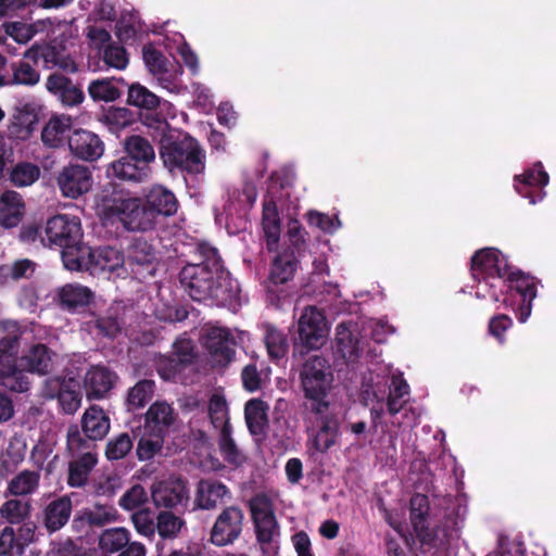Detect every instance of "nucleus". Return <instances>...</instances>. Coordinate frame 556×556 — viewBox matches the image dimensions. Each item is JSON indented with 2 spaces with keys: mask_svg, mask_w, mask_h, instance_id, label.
I'll return each mask as SVG.
<instances>
[{
  "mask_svg": "<svg viewBox=\"0 0 556 556\" xmlns=\"http://www.w3.org/2000/svg\"><path fill=\"white\" fill-rule=\"evenodd\" d=\"M206 261L189 264L180 271V283L189 296L195 301L224 296V289H233L232 281L222 264L217 251L213 248L205 250Z\"/></svg>",
  "mask_w": 556,
  "mask_h": 556,
  "instance_id": "obj_1",
  "label": "nucleus"
},
{
  "mask_svg": "<svg viewBox=\"0 0 556 556\" xmlns=\"http://www.w3.org/2000/svg\"><path fill=\"white\" fill-rule=\"evenodd\" d=\"M97 213L105 226L121 224L129 231H146L153 227L152 213L147 211L142 201L115 189L101 193Z\"/></svg>",
  "mask_w": 556,
  "mask_h": 556,
  "instance_id": "obj_2",
  "label": "nucleus"
},
{
  "mask_svg": "<svg viewBox=\"0 0 556 556\" xmlns=\"http://www.w3.org/2000/svg\"><path fill=\"white\" fill-rule=\"evenodd\" d=\"M22 330L14 321L0 325V384L12 391L23 393L28 391L30 379L18 365V351Z\"/></svg>",
  "mask_w": 556,
  "mask_h": 556,
  "instance_id": "obj_3",
  "label": "nucleus"
},
{
  "mask_svg": "<svg viewBox=\"0 0 556 556\" xmlns=\"http://www.w3.org/2000/svg\"><path fill=\"white\" fill-rule=\"evenodd\" d=\"M307 446L314 453H327L340 437V421L328 402L307 405Z\"/></svg>",
  "mask_w": 556,
  "mask_h": 556,
  "instance_id": "obj_4",
  "label": "nucleus"
},
{
  "mask_svg": "<svg viewBox=\"0 0 556 556\" xmlns=\"http://www.w3.org/2000/svg\"><path fill=\"white\" fill-rule=\"evenodd\" d=\"M161 156L169 168H179L191 175L204 172V152L191 137L185 136L179 140H168L161 147Z\"/></svg>",
  "mask_w": 556,
  "mask_h": 556,
  "instance_id": "obj_5",
  "label": "nucleus"
},
{
  "mask_svg": "<svg viewBox=\"0 0 556 556\" xmlns=\"http://www.w3.org/2000/svg\"><path fill=\"white\" fill-rule=\"evenodd\" d=\"M83 229L79 217L58 214L47 220L43 245L49 248H71L80 243Z\"/></svg>",
  "mask_w": 556,
  "mask_h": 556,
  "instance_id": "obj_6",
  "label": "nucleus"
},
{
  "mask_svg": "<svg viewBox=\"0 0 556 556\" xmlns=\"http://www.w3.org/2000/svg\"><path fill=\"white\" fill-rule=\"evenodd\" d=\"M24 59L34 63L41 62L46 70L59 68L67 73L77 72V65L61 38L31 46L25 51Z\"/></svg>",
  "mask_w": 556,
  "mask_h": 556,
  "instance_id": "obj_7",
  "label": "nucleus"
},
{
  "mask_svg": "<svg viewBox=\"0 0 556 556\" xmlns=\"http://www.w3.org/2000/svg\"><path fill=\"white\" fill-rule=\"evenodd\" d=\"M302 386L305 392L307 405L313 402H326L324 400L331 382V374L327 361L320 356H313L303 366Z\"/></svg>",
  "mask_w": 556,
  "mask_h": 556,
  "instance_id": "obj_8",
  "label": "nucleus"
},
{
  "mask_svg": "<svg viewBox=\"0 0 556 556\" xmlns=\"http://www.w3.org/2000/svg\"><path fill=\"white\" fill-rule=\"evenodd\" d=\"M151 496L154 505L159 508L185 507L190 500L188 481L175 476L156 481L151 486Z\"/></svg>",
  "mask_w": 556,
  "mask_h": 556,
  "instance_id": "obj_9",
  "label": "nucleus"
},
{
  "mask_svg": "<svg viewBox=\"0 0 556 556\" xmlns=\"http://www.w3.org/2000/svg\"><path fill=\"white\" fill-rule=\"evenodd\" d=\"M329 328L321 311L306 306L298 323L300 342L308 349H319L326 342Z\"/></svg>",
  "mask_w": 556,
  "mask_h": 556,
  "instance_id": "obj_10",
  "label": "nucleus"
},
{
  "mask_svg": "<svg viewBox=\"0 0 556 556\" xmlns=\"http://www.w3.org/2000/svg\"><path fill=\"white\" fill-rule=\"evenodd\" d=\"M250 509L261 543L274 542L279 536V526L268 496L257 494L250 501Z\"/></svg>",
  "mask_w": 556,
  "mask_h": 556,
  "instance_id": "obj_11",
  "label": "nucleus"
},
{
  "mask_svg": "<svg viewBox=\"0 0 556 556\" xmlns=\"http://www.w3.org/2000/svg\"><path fill=\"white\" fill-rule=\"evenodd\" d=\"M56 184L63 197L78 199L90 191L92 174L84 165L70 164L59 172Z\"/></svg>",
  "mask_w": 556,
  "mask_h": 556,
  "instance_id": "obj_12",
  "label": "nucleus"
},
{
  "mask_svg": "<svg viewBox=\"0 0 556 556\" xmlns=\"http://www.w3.org/2000/svg\"><path fill=\"white\" fill-rule=\"evenodd\" d=\"M203 344L214 365L225 366L232 361L236 342L229 329L217 326L207 328Z\"/></svg>",
  "mask_w": 556,
  "mask_h": 556,
  "instance_id": "obj_13",
  "label": "nucleus"
},
{
  "mask_svg": "<svg viewBox=\"0 0 556 556\" xmlns=\"http://www.w3.org/2000/svg\"><path fill=\"white\" fill-rule=\"evenodd\" d=\"M99 546L105 553H119L117 556H146L144 545L130 542V532L124 527L104 530L99 536Z\"/></svg>",
  "mask_w": 556,
  "mask_h": 556,
  "instance_id": "obj_14",
  "label": "nucleus"
},
{
  "mask_svg": "<svg viewBox=\"0 0 556 556\" xmlns=\"http://www.w3.org/2000/svg\"><path fill=\"white\" fill-rule=\"evenodd\" d=\"M243 513L239 507L229 506L217 517L211 540L215 545L224 546L237 540L242 531Z\"/></svg>",
  "mask_w": 556,
  "mask_h": 556,
  "instance_id": "obj_15",
  "label": "nucleus"
},
{
  "mask_svg": "<svg viewBox=\"0 0 556 556\" xmlns=\"http://www.w3.org/2000/svg\"><path fill=\"white\" fill-rule=\"evenodd\" d=\"M118 520V513L112 505L94 504L78 510L72 528L78 533H87L91 528H102Z\"/></svg>",
  "mask_w": 556,
  "mask_h": 556,
  "instance_id": "obj_16",
  "label": "nucleus"
},
{
  "mask_svg": "<svg viewBox=\"0 0 556 556\" xmlns=\"http://www.w3.org/2000/svg\"><path fill=\"white\" fill-rule=\"evenodd\" d=\"M55 353L42 343H36L29 346L21 357H18L20 368L28 374L40 376L48 375L53 369V358Z\"/></svg>",
  "mask_w": 556,
  "mask_h": 556,
  "instance_id": "obj_17",
  "label": "nucleus"
},
{
  "mask_svg": "<svg viewBox=\"0 0 556 556\" xmlns=\"http://www.w3.org/2000/svg\"><path fill=\"white\" fill-rule=\"evenodd\" d=\"M71 152L84 161H96L104 152V144L98 135L79 129L75 130L68 139Z\"/></svg>",
  "mask_w": 556,
  "mask_h": 556,
  "instance_id": "obj_18",
  "label": "nucleus"
},
{
  "mask_svg": "<svg viewBox=\"0 0 556 556\" xmlns=\"http://www.w3.org/2000/svg\"><path fill=\"white\" fill-rule=\"evenodd\" d=\"M471 270L473 277L485 274L491 277H504L507 275V263L495 249H483L472 256Z\"/></svg>",
  "mask_w": 556,
  "mask_h": 556,
  "instance_id": "obj_19",
  "label": "nucleus"
},
{
  "mask_svg": "<svg viewBox=\"0 0 556 556\" xmlns=\"http://www.w3.org/2000/svg\"><path fill=\"white\" fill-rule=\"evenodd\" d=\"M229 489L215 479H202L197 484L194 505L201 509H213L229 496Z\"/></svg>",
  "mask_w": 556,
  "mask_h": 556,
  "instance_id": "obj_20",
  "label": "nucleus"
},
{
  "mask_svg": "<svg viewBox=\"0 0 556 556\" xmlns=\"http://www.w3.org/2000/svg\"><path fill=\"white\" fill-rule=\"evenodd\" d=\"M47 90L58 97L65 106H75L80 104L84 99L83 90L72 83V80L60 74H51L46 80Z\"/></svg>",
  "mask_w": 556,
  "mask_h": 556,
  "instance_id": "obj_21",
  "label": "nucleus"
},
{
  "mask_svg": "<svg viewBox=\"0 0 556 556\" xmlns=\"http://www.w3.org/2000/svg\"><path fill=\"white\" fill-rule=\"evenodd\" d=\"M26 212L25 201L16 191L8 190L0 195V226L14 228Z\"/></svg>",
  "mask_w": 556,
  "mask_h": 556,
  "instance_id": "obj_22",
  "label": "nucleus"
},
{
  "mask_svg": "<svg viewBox=\"0 0 556 556\" xmlns=\"http://www.w3.org/2000/svg\"><path fill=\"white\" fill-rule=\"evenodd\" d=\"M116 376L103 366H93L85 375L88 399H102L113 388Z\"/></svg>",
  "mask_w": 556,
  "mask_h": 556,
  "instance_id": "obj_23",
  "label": "nucleus"
},
{
  "mask_svg": "<svg viewBox=\"0 0 556 556\" xmlns=\"http://www.w3.org/2000/svg\"><path fill=\"white\" fill-rule=\"evenodd\" d=\"M144 205L147 211L152 213V225L157 215L169 216L177 211V200L174 193L162 186H155L150 190Z\"/></svg>",
  "mask_w": 556,
  "mask_h": 556,
  "instance_id": "obj_24",
  "label": "nucleus"
},
{
  "mask_svg": "<svg viewBox=\"0 0 556 556\" xmlns=\"http://www.w3.org/2000/svg\"><path fill=\"white\" fill-rule=\"evenodd\" d=\"M106 174L109 177L139 182L149 177L150 168L125 155L112 162L108 166Z\"/></svg>",
  "mask_w": 556,
  "mask_h": 556,
  "instance_id": "obj_25",
  "label": "nucleus"
},
{
  "mask_svg": "<svg viewBox=\"0 0 556 556\" xmlns=\"http://www.w3.org/2000/svg\"><path fill=\"white\" fill-rule=\"evenodd\" d=\"M72 513V501L68 496L50 502L43 510V523L48 531L54 532L63 528Z\"/></svg>",
  "mask_w": 556,
  "mask_h": 556,
  "instance_id": "obj_26",
  "label": "nucleus"
},
{
  "mask_svg": "<svg viewBox=\"0 0 556 556\" xmlns=\"http://www.w3.org/2000/svg\"><path fill=\"white\" fill-rule=\"evenodd\" d=\"M84 433L90 440L103 439L110 430V419L99 406L88 408L81 418Z\"/></svg>",
  "mask_w": 556,
  "mask_h": 556,
  "instance_id": "obj_27",
  "label": "nucleus"
},
{
  "mask_svg": "<svg viewBox=\"0 0 556 556\" xmlns=\"http://www.w3.org/2000/svg\"><path fill=\"white\" fill-rule=\"evenodd\" d=\"M337 352L348 362L355 361L362 351L358 333L349 325L340 324L336 328Z\"/></svg>",
  "mask_w": 556,
  "mask_h": 556,
  "instance_id": "obj_28",
  "label": "nucleus"
},
{
  "mask_svg": "<svg viewBox=\"0 0 556 556\" xmlns=\"http://www.w3.org/2000/svg\"><path fill=\"white\" fill-rule=\"evenodd\" d=\"M72 117L68 115H54L50 117L41 131L42 142L51 148L59 147L72 128Z\"/></svg>",
  "mask_w": 556,
  "mask_h": 556,
  "instance_id": "obj_29",
  "label": "nucleus"
},
{
  "mask_svg": "<svg viewBox=\"0 0 556 556\" xmlns=\"http://www.w3.org/2000/svg\"><path fill=\"white\" fill-rule=\"evenodd\" d=\"M92 296L89 288L78 283H67L58 291L61 306L70 311L88 305Z\"/></svg>",
  "mask_w": 556,
  "mask_h": 556,
  "instance_id": "obj_30",
  "label": "nucleus"
},
{
  "mask_svg": "<svg viewBox=\"0 0 556 556\" xmlns=\"http://www.w3.org/2000/svg\"><path fill=\"white\" fill-rule=\"evenodd\" d=\"M90 273L114 271L125 262L124 255L117 249L111 247L92 249Z\"/></svg>",
  "mask_w": 556,
  "mask_h": 556,
  "instance_id": "obj_31",
  "label": "nucleus"
},
{
  "mask_svg": "<svg viewBox=\"0 0 556 556\" xmlns=\"http://www.w3.org/2000/svg\"><path fill=\"white\" fill-rule=\"evenodd\" d=\"M262 226L269 250H275L280 238V217L273 200L264 202Z\"/></svg>",
  "mask_w": 556,
  "mask_h": 556,
  "instance_id": "obj_32",
  "label": "nucleus"
},
{
  "mask_svg": "<svg viewBox=\"0 0 556 556\" xmlns=\"http://www.w3.org/2000/svg\"><path fill=\"white\" fill-rule=\"evenodd\" d=\"M176 420L173 407L166 402H155L146 414V427L162 431L170 427Z\"/></svg>",
  "mask_w": 556,
  "mask_h": 556,
  "instance_id": "obj_33",
  "label": "nucleus"
},
{
  "mask_svg": "<svg viewBox=\"0 0 556 556\" xmlns=\"http://www.w3.org/2000/svg\"><path fill=\"white\" fill-rule=\"evenodd\" d=\"M62 250V261L68 270H89L91 267V258L92 249L88 245L83 244L81 242L71 247L63 248Z\"/></svg>",
  "mask_w": 556,
  "mask_h": 556,
  "instance_id": "obj_34",
  "label": "nucleus"
},
{
  "mask_svg": "<svg viewBox=\"0 0 556 556\" xmlns=\"http://www.w3.org/2000/svg\"><path fill=\"white\" fill-rule=\"evenodd\" d=\"M268 406L262 400L253 399L244 407L245 421L250 432L254 435L263 434L267 426Z\"/></svg>",
  "mask_w": 556,
  "mask_h": 556,
  "instance_id": "obj_35",
  "label": "nucleus"
},
{
  "mask_svg": "<svg viewBox=\"0 0 556 556\" xmlns=\"http://www.w3.org/2000/svg\"><path fill=\"white\" fill-rule=\"evenodd\" d=\"M96 464L97 456L90 453H86L85 456L72 460L68 465L67 483L72 488L84 486Z\"/></svg>",
  "mask_w": 556,
  "mask_h": 556,
  "instance_id": "obj_36",
  "label": "nucleus"
},
{
  "mask_svg": "<svg viewBox=\"0 0 556 556\" xmlns=\"http://www.w3.org/2000/svg\"><path fill=\"white\" fill-rule=\"evenodd\" d=\"M39 471L23 470L9 481L7 491L17 497L31 495L39 488Z\"/></svg>",
  "mask_w": 556,
  "mask_h": 556,
  "instance_id": "obj_37",
  "label": "nucleus"
},
{
  "mask_svg": "<svg viewBox=\"0 0 556 556\" xmlns=\"http://www.w3.org/2000/svg\"><path fill=\"white\" fill-rule=\"evenodd\" d=\"M164 444V432L144 426V432L137 445V455L140 460H150L159 454Z\"/></svg>",
  "mask_w": 556,
  "mask_h": 556,
  "instance_id": "obj_38",
  "label": "nucleus"
},
{
  "mask_svg": "<svg viewBox=\"0 0 556 556\" xmlns=\"http://www.w3.org/2000/svg\"><path fill=\"white\" fill-rule=\"evenodd\" d=\"M30 511V501L23 498H11L0 506V516L11 525L24 522L29 518Z\"/></svg>",
  "mask_w": 556,
  "mask_h": 556,
  "instance_id": "obj_39",
  "label": "nucleus"
},
{
  "mask_svg": "<svg viewBox=\"0 0 556 556\" xmlns=\"http://www.w3.org/2000/svg\"><path fill=\"white\" fill-rule=\"evenodd\" d=\"M127 156L140 165H147L154 160L155 153L150 142L141 136H131L124 142Z\"/></svg>",
  "mask_w": 556,
  "mask_h": 556,
  "instance_id": "obj_40",
  "label": "nucleus"
},
{
  "mask_svg": "<svg viewBox=\"0 0 556 556\" xmlns=\"http://www.w3.org/2000/svg\"><path fill=\"white\" fill-rule=\"evenodd\" d=\"M41 110L42 105L38 99L27 97L20 99L15 103L12 115L17 117L20 121L24 122V124H27L33 128H36V125L39 122V114Z\"/></svg>",
  "mask_w": 556,
  "mask_h": 556,
  "instance_id": "obj_41",
  "label": "nucleus"
},
{
  "mask_svg": "<svg viewBox=\"0 0 556 556\" xmlns=\"http://www.w3.org/2000/svg\"><path fill=\"white\" fill-rule=\"evenodd\" d=\"M127 101L130 105L144 110H154L160 105V98L140 84L129 86Z\"/></svg>",
  "mask_w": 556,
  "mask_h": 556,
  "instance_id": "obj_42",
  "label": "nucleus"
},
{
  "mask_svg": "<svg viewBox=\"0 0 556 556\" xmlns=\"http://www.w3.org/2000/svg\"><path fill=\"white\" fill-rule=\"evenodd\" d=\"M295 268L296 262L292 255H278L271 266L270 280L274 283H285L293 277Z\"/></svg>",
  "mask_w": 556,
  "mask_h": 556,
  "instance_id": "obj_43",
  "label": "nucleus"
},
{
  "mask_svg": "<svg viewBox=\"0 0 556 556\" xmlns=\"http://www.w3.org/2000/svg\"><path fill=\"white\" fill-rule=\"evenodd\" d=\"M208 415L215 429L222 431L230 428L227 402L222 395L214 394L211 397Z\"/></svg>",
  "mask_w": 556,
  "mask_h": 556,
  "instance_id": "obj_44",
  "label": "nucleus"
},
{
  "mask_svg": "<svg viewBox=\"0 0 556 556\" xmlns=\"http://www.w3.org/2000/svg\"><path fill=\"white\" fill-rule=\"evenodd\" d=\"M94 440L85 439L77 427H71L67 432V448L73 457L79 458L90 453L97 456Z\"/></svg>",
  "mask_w": 556,
  "mask_h": 556,
  "instance_id": "obj_45",
  "label": "nucleus"
},
{
  "mask_svg": "<svg viewBox=\"0 0 556 556\" xmlns=\"http://www.w3.org/2000/svg\"><path fill=\"white\" fill-rule=\"evenodd\" d=\"M409 386L407 382L400 376L392 377V384L390 387V392L387 401L388 412L391 415L397 414L405 403L403 400L404 396L408 395Z\"/></svg>",
  "mask_w": 556,
  "mask_h": 556,
  "instance_id": "obj_46",
  "label": "nucleus"
},
{
  "mask_svg": "<svg viewBox=\"0 0 556 556\" xmlns=\"http://www.w3.org/2000/svg\"><path fill=\"white\" fill-rule=\"evenodd\" d=\"M58 399L64 413L74 414L77 412L81 404L79 382L72 378L67 379V386Z\"/></svg>",
  "mask_w": 556,
  "mask_h": 556,
  "instance_id": "obj_47",
  "label": "nucleus"
},
{
  "mask_svg": "<svg viewBox=\"0 0 556 556\" xmlns=\"http://www.w3.org/2000/svg\"><path fill=\"white\" fill-rule=\"evenodd\" d=\"M184 525L185 521L180 517L169 511H161L156 516V531L163 539L176 538Z\"/></svg>",
  "mask_w": 556,
  "mask_h": 556,
  "instance_id": "obj_48",
  "label": "nucleus"
},
{
  "mask_svg": "<svg viewBox=\"0 0 556 556\" xmlns=\"http://www.w3.org/2000/svg\"><path fill=\"white\" fill-rule=\"evenodd\" d=\"M88 93L94 101L111 102L119 98V90L109 79H97L89 84Z\"/></svg>",
  "mask_w": 556,
  "mask_h": 556,
  "instance_id": "obj_49",
  "label": "nucleus"
},
{
  "mask_svg": "<svg viewBox=\"0 0 556 556\" xmlns=\"http://www.w3.org/2000/svg\"><path fill=\"white\" fill-rule=\"evenodd\" d=\"M265 344L271 358L279 359L285 356L288 350L286 337L273 326L266 327Z\"/></svg>",
  "mask_w": 556,
  "mask_h": 556,
  "instance_id": "obj_50",
  "label": "nucleus"
},
{
  "mask_svg": "<svg viewBox=\"0 0 556 556\" xmlns=\"http://www.w3.org/2000/svg\"><path fill=\"white\" fill-rule=\"evenodd\" d=\"M155 260L153 247L146 240H136L129 248L128 261L135 265H150Z\"/></svg>",
  "mask_w": 556,
  "mask_h": 556,
  "instance_id": "obj_51",
  "label": "nucleus"
},
{
  "mask_svg": "<svg viewBox=\"0 0 556 556\" xmlns=\"http://www.w3.org/2000/svg\"><path fill=\"white\" fill-rule=\"evenodd\" d=\"M154 382L151 380H141L132 387L128 393V405L131 408L144 406L153 396Z\"/></svg>",
  "mask_w": 556,
  "mask_h": 556,
  "instance_id": "obj_52",
  "label": "nucleus"
},
{
  "mask_svg": "<svg viewBox=\"0 0 556 556\" xmlns=\"http://www.w3.org/2000/svg\"><path fill=\"white\" fill-rule=\"evenodd\" d=\"M40 175L38 166L30 163L17 164L11 172V181L16 187H27L33 185Z\"/></svg>",
  "mask_w": 556,
  "mask_h": 556,
  "instance_id": "obj_53",
  "label": "nucleus"
},
{
  "mask_svg": "<svg viewBox=\"0 0 556 556\" xmlns=\"http://www.w3.org/2000/svg\"><path fill=\"white\" fill-rule=\"evenodd\" d=\"M429 509V502L427 496L416 494L410 500V520L416 532H421L425 529V516Z\"/></svg>",
  "mask_w": 556,
  "mask_h": 556,
  "instance_id": "obj_54",
  "label": "nucleus"
},
{
  "mask_svg": "<svg viewBox=\"0 0 556 556\" xmlns=\"http://www.w3.org/2000/svg\"><path fill=\"white\" fill-rule=\"evenodd\" d=\"M132 448V440L129 434L121 433L106 444L105 455L110 460L124 458Z\"/></svg>",
  "mask_w": 556,
  "mask_h": 556,
  "instance_id": "obj_55",
  "label": "nucleus"
},
{
  "mask_svg": "<svg viewBox=\"0 0 556 556\" xmlns=\"http://www.w3.org/2000/svg\"><path fill=\"white\" fill-rule=\"evenodd\" d=\"M135 529L141 535L152 538L156 531L154 514L148 508H141L131 515Z\"/></svg>",
  "mask_w": 556,
  "mask_h": 556,
  "instance_id": "obj_56",
  "label": "nucleus"
},
{
  "mask_svg": "<svg viewBox=\"0 0 556 556\" xmlns=\"http://www.w3.org/2000/svg\"><path fill=\"white\" fill-rule=\"evenodd\" d=\"M25 453L26 443L24 439L21 437L11 438L5 451L7 459L3 463L0 462V467L5 465L7 471L9 467H16L24 459Z\"/></svg>",
  "mask_w": 556,
  "mask_h": 556,
  "instance_id": "obj_57",
  "label": "nucleus"
},
{
  "mask_svg": "<svg viewBox=\"0 0 556 556\" xmlns=\"http://www.w3.org/2000/svg\"><path fill=\"white\" fill-rule=\"evenodd\" d=\"M142 54L144 63L153 76L167 74V60L161 51L156 50L152 46H146Z\"/></svg>",
  "mask_w": 556,
  "mask_h": 556,
  "instance_id": "obj_58",
  "label": "nucleus"
},
{
  "mask_svg": "<svg viewBox=\"0 0 556 556\" xmlns=\"http://www.w3.org/2000/svg\"><path fill=\"white\" fill-rule=\"evenodd\" d=\"M105 123L117 131L129 126L134 121L132 113L126 108H111L104 115Z\"/></svg>",
  "mask_w": 556,
  "mask_h": 556,
  "instance_id": "obj_59",
  "label": "nucleus"
},
{
  "mask_svg": "<svg viewBox=\"0 0 556 556\" xmlns=\"http://www.w3.org/2000/svg\"><path fill=\"white\" fill-rule=\"evenodd\" d=\"M40 80V74L27 62L13 66V83L16 85L35 86Z\"/></svg>",
  "mask_w": 556,
  "mask_h": 556,
  "instance_id": "obj_60",
  "label": "nucleus"
},
{
  "mask_svg": "<svg viewBox=\"0 0 556 556\" xmlns=\"http://www.w3.org/2000/svg\"><path fill=\"white\" fill-rule=\"evenodd\" d=\"M36 268V264L27 258L18 260L12 265H5L0 268V271L5 277H11L14 280L22 278H29Z\"/></svg>",
  "mask_w": 556,
  "mask_h": 556,
  "instance_id": "obj_61",
  "label": "nucleus"
},
{
  "mask_svg": "<svg viewBox=\"0 0 556 556\" xmlns=\"http://www.w3.org/2000/svg\"><path fill=\"white\" fill-rule=\"evenodd\" d=\"M104 63L116 70H124L128 65V56L126 50L117 45H108L103 51Z\"/></svg>",
  "mask_w": 556,
  "mask_h": 556,
  "instance_id": "obj_62",
  "label": "nucleus"
},
{
  "mask_svg": "<svg viewBox=\"0 0 556 556\" xmlns=\"http://www.w3.org/2000/svg\"><path fill=\"white\" fill-rule=\"evenodd\" d=\"M7 34L18 43H27L36 35L35 25L13 22L7 25Z\"/></svg>",
  "mask_w": 556,
  "mask_h": 556,
  "instance_id": "obj_63",
  "label": "nucleus"
},
{
  "mask_svg": "<svg viewBox=\"0 0 556 556\" xmlns=\"http://www.w3.org/2000/svg\"><path fill=\"white\" fill-rule=\"evenodd\" d=\"M147 493L143 486L137 484L130 488L119 500V505L126 510L138 509L147 502Z\"/></svg>",
  "mask_w": 556,
  "mask_h": 556,
  "instance_id": "obj_64",
  "label": "nucleus"
}]
</instances>
